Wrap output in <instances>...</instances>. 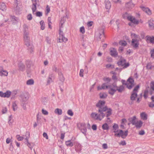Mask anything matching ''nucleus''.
<instances>
[{"label": "nucleus", "instance_id": "1", "mask_svg": "<svg viewBox=\"0 0 154 154\" xmlns=\"http://www.w3.org/2000/svg\"><path fill=\"white\" fill-rule=\"evenodd\" d=\"M105 103L104 101L100 100L96 104L97 107L98 108V112H102L106 114V117L109 116L112 114V110L106 106H104Z\"/></svg>", "mask_w": 154, "mask_h": 154}, {"label": "nucleus", "instance_id": "2", "mask_svg": "<svg viewBox=\"0 0 154 154\" xmlns=\"http://www.w3.org/2000/svg\"><path fill=\"white\" fill-rule=\"evenodd\" d=\"M124 90V87L123 85L118 87L116 83H113L112 88L110 90V94L113 95L117 91H118L119 92L121 93Z\"/></svg>", "mask_w": 154, "mask_h": 154}, {"label": "nucleus", "instance_id": "3", "mask_svg": "<svg viewBox=\"0 0 154 154\" xmlns=\"http://www.w3.org/2000/svg\"><path fill=\"white\" fill-rule=\"evenodd\" d=\"M98 114L95 112H92L91 114V117L96 120L101 121L105 116H106L105 113L102 112H98Z\"/></svg>", "mask_w": 154, "mask_h": 154}, {"label": "nucleus", "instance_id": "4", "mask_svg": "<svg viewBox=\"0 0 154 154\" xmlns=\"http://www.w3.org/2000/svg\"><path fill=\"white\" fill-rule=\"evenodd\" d=\"M95 35L100 39H101L102 36L105 37L104 28L103 27H99L95 32Z\"/></svg>", "mask_w": 154, "mask_h": 154}, {"label": "nucleus", "instance_id": "5", "mask_svg": "<svg viewBox=\"0 0 154 154\" xmlns=\"http://www.w3.org/2000/svg\"><path fill=\"white\" fill-rule=\"evenodd\" d=\"M139 88V86L137 85L134 89L130 97V99L132 101H134L135 100L137 96V93Z\"/></svg>", "mask_w": 154, "mask_h": 154}, {"label": "nucleus", "instance_id": "6", "mask_svg": "<svg viewBox=\"0 0 154 154\" xmlns=\"http://www.w3.org/2000/svg\"><path fill=\"white\" fill-rule=\"evenodd\" d=\"M113 86V83L112 84L108 85L106 84V83H103L101 86H98L97 87L98 90H101L102 89H104L108 88L109 89L108 93L110 94V90L111 88H112Z\"/></svg>", "mask_w": 154, "mask_h": 154}, {"label": "nucleus", "instance_id": "7", "mask_svg": "<svg viewBox=\"0 0 154 154\" xmlns=\"http://www.w3.org/2000/svg\"><path fill=\"white\" fill-rule=\"evenodd\" d=\"M59 42H66L67 41L68 39L67 38L64 37L63 32L60 29H59Z\"/></svg>", "mask_w": 154, "mask_h": 154}, {"label": "nucleus", "instance_id": "8", "mask_svg": "<svg viewBox=\"0 0 154 154\" xmlns=\"http://www.w3.org/2000/svg\"><path fill=\"white\" fill-rule=\"evenodd\" d=\"M131 45L133 48L135 49H137L139 47V40L136 39H132L131 41Z\"/></svg>", "mask_w": 154, "mask_h": 154}, {"label": "nucleus", "instance_id": "9", "mask_svg": "<svg viewBox=\"0 0 154 154\" xmlns=\"http://www.w3.org/2000/svg\"><path fill=\"white\" fill-rule=\"evenodd\" d=\"M20 97L21 98L20 100L24 102L27 101L29 97V94L27 93H23L21 94Z\"/></svg>", "mask_w": 154, "mask_h": 154}, {"label": "nucleus", "instance_id": "10", "mask_svg": "<svg viewBox=\"0 0 154 154\" xmlns=\"http://www.w3.org/2000/svg\"><path fill=\"white\" fill-rule=\"evenodd\" d=\"M110 54L112 57H116L118 55V53L116 49L113 48H111L109 49Z\"/></svg>", "mask_w": 154, "mask_h": 154}, {"label": "nucleus", "instance_id": "11", "mask_svg": "<svg viewBox=\"0 0 154 154\" xmlns=\"http://www.w3.org/2000/svg\"><path fill=\"white\" fill-rule=\"evenodd\" d=\"M11 93V92L9 91H8L5 93L0 91V96L2 97L8 98L10 97Z\"/></svg>", "mask_w": 154, "mask_h": 154}, {"label": "nucleus", "instance_id": "12", "mask_svg": "<svg viewBox=\"0 0 154 154\" xmlns=\"http://www.w3.org/2000/svg\"><path fill=\"white\" fill-rule=\"evenodd\" d=\"M29 34H23L24 40L25 45H29V37L28 36Z\"/></svg>", "mask_w": 154, "mask_h": 154}, {"label": "nucleus", "instance_id": "13", "mask_svg": "<svg viewBox=\"0 0 154 154\" xmlns=\"http://www.w3.org/2000/svg\"><path fill=\"white\" fill-rule=\"evenodd\" d=\"M32 2L33 3L32 5L33 6L32 8V10L33 13L35 12L36 9V5H38V0H32Z\"/></svg>", "mask_w": 154, "mask_h": 154}, {"label": "nucleus", "instance_id": "14", "mask_svg": "<svg viewBox=\"0 0 154 154\" xmlns=\"http://www.w3.org/2000/svg\"><path fill=\"white\" fill-rule=\"evenodd\" d=\"M140 8L142 9L149 15L151 14V12L150 10L147 8H145L144 6H141Z\"/></svg>", "mask_w": 154, "mask_h": 154}, {"label": "nucleus", "instance_id": "15", "mask_svg": "<svg viewBox=\"0 0 154 154\" xmlns=\"http://www.w3.org/2000/svg\"><path fill=\"white\" fill-rule=\"evenodd\" d=\"M75 145V150L77 152H80L82 150L81 145L79 143H76Z\"/></svg>", "mask_w": 154, "mask_h": 154}, {"label": "nucleus", "instance_id": "16", "mask_svg": "<svg viewBox=\"0 0 154 154\" xmlns=\"http://www.w3.org/2000/svg\"><path fill=\"white\" fill-rule=\"evenodd\" d=\"M8 75V72L6 70L3 69L2 67H0V75L1 76H6Z\"/></svg>", "mask_w": 154, "mask_h": 154}, {"label": "nucleus", "instance_id": "17", "mask_svg": "<svg viewBox=\"0 0 154 154\" xmlns=\"http://www.w3.org/2000/svg\"><path fill=\"white\" fill-rule=\"evenodd\" d=\"M23 34H29L28 26L26 24L23 26Z\"/></svg>", "mask_w": 154, "mask_h": 154}, {"label": "nucleus", "instance_id": "18", "mask_svg": "<svg viewBox=\"0 0 154 154\" xmlns=\"http://www.w3.org/2000/svg\"><path fill=\"white\" fill-rule=\"evenodd\" d=\"M103 79L105 83L108 85H110L112 81V79L109 77H104Z\"/></svg>", "mask_w": 154, "mask_h": 154}, {"label": "nucleus", "instance_id": "19", "mask_svg": "<svg viewBox=\"0 0 154 154\" xmlns=\"http://www.w3.org/2000/svg\"><path fill=\"white\" fill-rule=\"evenodd\" d=\"M53 77V75L52 74H49L47 79V85H49L51 83L53 82L52 79V78Z\"/></svg>", "mask_w": 154, "mask_h": 154}, {"label": "nucleus", "instance_id": "20", "mask_svg": "<svg viewBox=\"0 0 154 154\" xmlns=\"http://www.w3.org/2000/svg\"><path fill=\"white\" fill-rule=\"evenodd\" d=\"M136 117L134 116L129 119V120L133 125H134L136 122Z\"/></svg>", "mask_w": 154, "mask_h": 154}, {"label": "nucleus", "instance_id": "21", "mask_svg": "<svg viewBox=\"0 0 154 154\" xmlns=\"http://www.w3.org/2000/svg\"><path fill=\"white\" fill-rule=\"evenodd\" d=\"M126 60L124 59H121L120 60L118 61L117 64L119 66H123L125 63Z\"/></svg>", "mask_w": 154, "mask_h": 154}, {"label": "nucleus", "instance_id": "22", "mask_svg": "<svg viewBox=\"0 0 154 154\" xmlns=\"http://www.w3.org/2000/svg\"><path fill=\"white\" fill-rule=\"evenodd\" d=\"M134 5H135L132 2V0L130 1L126 4V7L129 9H132L134 6Z\"/></svg>", "mask_w": 154, "mask_h": 154}, {"label": "nucleus", "instance_id": "23", "mask_svg": "<svg viewBox=\"0 0 154 154\" xmlns=\"http://www.w3.org/2000/svg\"><path fill=\"white\" fill-rule=\"evenodd\" d=\"M19 70L22 71H23L25 70V66L24 64L21 62H20L18 64Z\"/></svg>", "mask_w": 154, "mask_h": 154}, {"label": "nucleus", "instance_id": "24", "mask_svg": "<svg viewBox=\"0 0 154 154\" xmlns=\"http://www.w3.org/2000/svg\"><path fill=\"white\" fill-rule=\"evenodd\" d=\"M7 7L4 2H0V9L3 11H5Z\"/></svg>", "mask_w": 154, "mask_h": 154}, {"label": "nucleus", "instance_id": "25", "mask_svg": "<svg viewBox=\"0 0 154 154\" xmlns=\"http://www.w3.org/2000/svg\"><path fill=\"white\" fill-rule=\"evenodd\" d=\"M59 79L60 81L62 82H63L65 80V78L62 73L60 72H59L58 73Z\"/></svg>", "mask_w": 154, "mask_h": 154}, {"label": "nucleus", "instance_id": "26", "mask_svg": "<svg viewBox=\"0 0 154 154\" xmlns=\"http://www.w3.org/2000/svg\"><path fill=\"white\" fill-rule=\"evenodd\" d=\"M129 20L131 21L132 23L135 24H137L138 23V21L134 17H133L132 16L129 18Z\"/></svg>", "mask_w": 154, "mask_h": 154}, {"label": "nucleus", "instance_id": "27", "mask_svg": "<svg viewBox=\"0 0 154 154\" xmlns=\"http://www.w3.org/2000/svg\"><path fill=\"white\" fill-rule=\"evenodd\" d=\"M105 3L106 8V9H109L111 6L110 2L108 0H105Z\"/></svg>", "mask_w": 154, "mask_h": 154}, {"label": "nucleus", "instance_id": "28", "mask_svg": "<svg viewBox=\"0 0 154 154\" xmlns=\"http://www.w3.org/2000/svg\"><path fill=\"white\" fill-rule=\"evenodd\" d=\"M14 10L16 14H20L21 10L19 6H16Z\"/></svg>", "mask_w": 154, "mask_h": 154}, {"label": "nucleus", "instance_id": "29", "mask_svg": "<svg viewBox=\"0 0 154 154\" xmlns=\"http://www.w3.org/2000/svg\"><path fill=\"white\" fill-rule=\"evenodd\" d=\"M142 122L141 120H140L136 122L134 125H135V126L137 128H140L142 126Z\"/></svg>", "mask_w": 154, "mask_h": 154}, {"label": "nucleus", "instance_id": "30", "mask_svg": "<svg viewBox=\"0 0 154 154\" xmlns=\"http://www.w3.org/2000/svg\"><path fill=\"white\" fill-rule=\"evenodd\" d=\"M146 38L148 41H149L151 43L154 44V37H151L149 36H146Z\"/></svg>", "mask_w": 154, "mask_h": 154}, {"label": "nucleus", "instance_id": "31", "mask_svg": "<svg viewBox=\"0 0 154 154\" xmlns=\"http://www.w3.org/2000/svg\"><path fill=\"white\" fill-rule=\"evenodd\" d=\"M122 16L123 18L127 19L129 20V18L132 16L130 15L129 14H128V12H126L123 14Z\"/></svg>", "mask_w": 154, "mask_h": 154}, {"label": "nucleus", "instance_id": "32", "mask_svg": "<svg viewBox=\"0 0 154 154\" xmlns=\"http://www.w3.org/2000/svg\"><path fill=\"white\" fill-rule=\"evenodd\" d=\"M32 62L30 61L27 60H26V64L27 68V71L28 70V69H29L31 67Z\"/></svg>", "mask_w": 154, "mask_h": 154}, {"label": "nucleus", "instance_id": "33", "mask_svg": "<svg viewBox=\"0 0 154 154\" xmlns=\"http://www.w3.org/2000/svg\"><path fill=\"white\" fill-rule=\"evenodd\" d=\"M128 131L127 130L125 132L123 131V132L121 134L120 136L123 138L125 139L128 136Z\"/></svg>", "mask_w": 154, "mask_h": 154}, {"label": "nucleus", "instance_id": "34", "mask_svg": "<svg viewBox=\"0 0 154 154\" xmlns=\"http://www.w3.org/2000/svg\"><path fill=\"white\" fill-rule=\"evenodd\" d=\"M28 47V50L30 53H32L33 51V47L32 45L29 44V45H26Z\"/></svg>", "mask_w": 154, "mask_h": 154}, {"label": "nucleus", "instance_id": "35", "mask_svg": "<svg viewBox=\"0 0 154 154\" xmlns=\"http://www.w3.org/2000/svg\"><path fill=\"white\" fill-rule=\"evenodd\" d=\"M65 144L68 146L72 147L73 146V143L71 142V141L70 140L66 141Z\"/></svg>", "mask_w": 154, "mask_h": 154}, {"label": "nucleus", "instance_id": "36", "mask_svg": "<svg viewBox=\"0 0 154 154\" xmlns=\"http://www.w3.org/2000/svg\"><path fill=\"white\" fill-rule=\"evenodd\" d=\"M54 112L55 113L58 115H61L62 113V110L61 109L57 108L55 110Z\"/></svg>", "mask_w": 154, "mask_h": 154}, {"label": "nucleus", "instance_id": "37", "mask_svg": "<svg viewBox=\"0 0 154 154\" xmlns=\"http://www.w3.org/2000/svg\"><path fill=\"white\" fill-rule=\"evenodd\" d=\"M113 129L114 130L113 132L114 133H116L119 132V130H117L119 128V127L117 124H114V125L112 126Z\"/></svg>", "mask_w": 154, "mask_h": 154}, {"label": "nucleus", "instance_id": "38", "mask_svg": "<svg viewBox=\"0 0 154 154\" xmlns=\"http://www.w3.org/2000/svg\"><path fill=\"white\" fill-rule=\"evenodd\" d=\"M102 128L103 130H108L109 127L108 126V125L107 124V123H105L102 126Z\"/></svg>", "mask_w": 154, "mask_h": 154}, {"label": "nucleus", "instance_id": "39", "mask_svg": "<svg viewBox=\"0 0 154 154\" xmlns=\"http://www.w3.org/2000/svg\"><path fill=\"white\" fill-rule=\"evenodd\" d=\"M127 86V88L129 89H131L134 86V84H131L130 83H127L125 84Z\"/></svg>", "mask_w": 154, "mask_h": 154}, {"label": "nucleus", "instance_id": "40", "mask_svg": "<svg viewBox=\"0 0 154 154\" xmlns=\"http://www.w3.org/2000/svg\"><path fill=\"white\" fill-rule=\"evenodd\" d=\"M148 23L149 27L151 29H154V24L152 21L151 20L149 21L148 22Z\"/></svg>", "mask_w": 154, "mask_h": 154}, {"label": "nucleus", "instance_id": "41", "mask_svg": "<svg viewBox=\"0 0 154 154\" xmlns=\"http://www.w3.org/2000/svg\"><path fill=\"white\" fill-rule=\"evenodd\" d=\"M34 82L33 79H30L27 81L26 84L28 85H31L34 84Z\"/></svg>", "mask_w": 154, "mask_h": 154}, {"label": "nucleus", "instance_id": "42", "mask_svg": "<svg viewBox=\"0 0 154 154\" xmlns=\"http://www.w3.org/2000/svg\"><path fill=\"white\" fill-rule=\"evenodd\" d=\"M119 44L122 46H125L127 45V43L125 41L121 40L119 42Z\"/></svg>", "mask_w": 154, "mask_h": 154}, {"label": "nucleus", "instance_id": "43", "mask_svg": "<svg viewBox=\"0 0 154 154\" xmlns=\"http://www.w3.org/2000/svg\"><path fill=\"white\" fill-rule=\"evenodd\" d=\"M40 24L41 26V29L43 30L45 28V24L43 20H41L40 22Z\"/></svg>", "mask_w": 154, "mask_h": 154}, {"label": "nucleus", "instance_id": "44", "mask_svg": "<svg viewBox=\"0 0 154 154\" xmlns=\"http://www.w3.org/2000/svg\"><path fill=\"white\" fill-rule=\"evenodd\" d=\"M141 117L144 119H147V116L145 112H142L140 114Z\"/></svg>", "mask_w": 154, "mask_h": 154}, {"label": "nucleus", "instance_id": "45", "mask_svg": "<svg viewBox=\"0 0 154 154\" xmlns=\"http://www.w3.org/2000/svg\"><path fill=\"white\" fill-rule=\"evenodd\" d=\"M81 132L85 135H86L87 132V129L86 127H84L83 128H81L80 129Z\"/></svg>", "mask_w": 154, "mask_h": 154}, {"label": "nucleus", "instance_id": "46", "mask_svg": "<svg viewBox=\"0 0 154 154\" xmlns=\"http://www.w3.org/2000/svg\"><path fill=\"white\" fill-rule=\"evenodd\" d=\"M52 69L53 71H55V72H57L58 73L59 72H60L59 69H57V67L55 65H54L52 66Z\"/></svg>", "mask_w": 154, "mask_h": 154}, {"label": "nucleus", "instance_id": "47", "mask_svg": "<svg viewBox=\"0 0 154 154\" xmlns=\"http://www.w3.org/2000/svg\"><path fill=\"white\" fill-rule=\"evenodd\" d=\"M107 95L105 94H100V98L102 99H104L106 97Z\"/></svg>", "mask_w": 154, "mask_h": 154}, {"label": "nucleus", "instance_id": "48", "mask_svg": "<svg viewBox=\"0 0 154 154\" xmlns=\"http://www.w3.org/2000/svg\"><path fill=\"white\" fill-rule=\"evenodd\" d=\"M112 79L114 80V82L113 83H115V82H116L117 80V78L115 74H114L112 77Z\"/></svg>", "mask_w": 154, "mask_h": 154}, {"label": "nucleus", "instance_id": "49", "mask_svg": "<svg viewBox=\"0 0 154 154\" xmlns=\"http://www.w3.org/2000/svg\"><path fill=\"white\" fill-rule=\"evenodd\" d=\"M128 82H129V83H130L131 84H134V81L133 79L131 78V77H130L128 79Z\"/></svg>", "mask_w": 154, "mask_h": 154}, {"label": "nucleus", "instance_id": "50", "mask_svg": "<svg viewBox=\"0 0 154 154\" xmlns=\"http://www.w3.org/2000/svg\"><path fill=\"white\" fill-rule=\"evenodd\" d=\"M119 133L117 134H115V136L117 137H120V136L121 134L123 132V130H119Z\"/></svg>", "mask_w": 154, "mask_h": 154}, {"label": "nucleus", "instance_id": "51", "mask_svg": "<svg viewBox=\"0 0 154 154\" xmlns=\"http://www.w3.org/2000/svg\"><path fill=\"white\" fill-rule=\"evenodd\" d=\"M12 107L14 111H15L17 109V106L15 103H13Z\"/></svg>", "mask_w": 154, "mask_h": 154}, {"label": "nucleus", "instance_id": "52", "mask_svg": "<svg viewBox=\"0 0 154 154\" xmlns=\"http://www.w3.org/2000/svg\"><path fill=\"white\" fill-rule=\"evenodd\" d=\"M67 113L69 115L71 116H72L73 115V112L72 110L71 109H69V110H68L67 111Z\"/></svg>", "mask_w": 154, "mask_h": 154}, {"label": "nucleus", "instance_id": "53", "mask_svg": "<svg viewBox=\"0 0 154 154\" xmlns=\"http://www.w3.org/2000/svg\"><path fill=\"white\" fill-rule=\"evenodd\" d=\"M80 31L81 32L82 34H84L85 33V29L84 27L83 26H82L80 27Z\"/></svg>", "mask_w": 154, "mask_h": 154}, {"label": "nucleus", "instance_id": "54", "mask_svg": "<svg viewBox=\"0 0 154 154\" xmlns=\"http://www.w3.org/2000/svg\"><path fill=\"white\" fill-rule=\"evenodd\" d=\"M36 14L37 16L38 17H40L42 15V13L40 11L37 12Z\"/></svg>", "mask_w": 154, "mask_h": 154}, {"label": "nucleus", "instance_id": "55", "mask_svg": "<svg viewBox=\"0 0 154 154\" xmlns=\"http://www.w3.org/2000/svg\"><path fill=\"white\" fill-rule=\"evenodd\" d=\"M42 112L43 114L45 115H47L48 114V112L47 110L43 109H42Z\"/></svg>", "mask_w": 154, "mask_h": 154}, {"label": "nucleus", "instance_id": "56", "mask_svg": "<svg viewBox=\"0 0 154 154\" xmlns=\"http://www.w3.org/2000/svg\"><path fill=\"white\" fill-rule=\"evenodd\" d=\"M148 106L149 107L152 108L154 107V103L152 102H149Z\"/></svg>", "mask_w": 154, "mask_h": 154}, {"label": "nucleus", "instance_id": "57", "mask_svg": "<svg viewBox=\"0 0 154 154\" xmlns=\"http://www.w3.org/2000/svg\"><path fill=\"white\" fill-rule=\"evenodd\" d=\"M83 72L84 70L82 69H81L79 72V75L80 76L82 77L83 76Z\"/></svg>", "mask_w": 154, "mask_h": 154}, {"label": "nucleus", "instance_id": "58", "mask_svg": "<svg viewBox=\"0 0 154 154\" xmlns=\"http://www.w3.org/2000/svg\"><path fill=\"white\" fill-rule=\"evenodd\" d=\"M15 5L16 6H20V0H15Z\"/></svg>", "mask_w": 154, "mask_h": 154}, {"label": "nucleus", "instance_id": "59", "mask_svg": "<svg viewBox=\"0 0 154 154\" xmlns=\"http://www.w3.org/2000/svg\"><path fill=\"white\" fill-rule=\"evenodd\" d=\"M93 23V21H89L87 23V25L88 27H91Z\"/></svg>", "mask_w": 154, "mask_h": 154}, {"label": "nucleus", "instance_id": "60", "mask_svg": "<svg viewBox=\"0 0 154 154\" xmlns=\"http://www.w3.org/2000/svg\"><path fill=\"white\" fill-rule=\"evenodd\" d=\"M16 137L19 141H21L23 140V137H20L19 135H17L16 136Z\"/></svg>", "mask_w": 154, "mask_h": 154}, {"label": "nucleus", "instance_id": "61", "mask_svg": "<svg viewBox=\"0 0 154 154\" xmlns=\"http://www.w3.org/2000/svg\"><path fill=\"white\" fill-rule=\"evenodd\" d=\"M150 89L154 90V82H152L151 83Z\"/></svg>", "mask_w": 154, "mask_h": 154}, {"label": "nucleus", "instance_id": "62", "mask_svg": "<svg viewBox=\"0 0 154 154\" xmlns=\"http://www.w3.org/2000/svg\"><path fill=\"white\" fill-rule=\"evenodd\" d=\"M27 19L29 20H31L32 19V17L31 14H29L27 15Z\"/></svg>", "mask_w": 154, "mask_h": 154}, {"label": "nucleus", "instance_id": "63", "mask_svg": "<svg viewBox=\"0 0 154 154\" xmlns=\"http://www.w3.org/2000/svg\"><path fill=\"white\" fill-rule=\"evenodd\" d=\"M102 147L104 149H107L108 148L107 144L105 143L103 144L102 145Z\"/></svg>", "mask_w": 154, "mask_h": 154}, {"label": "nucleus", "instance_id": "64", "mask_svg": "<svg viewBox=\"0 0 154 154\" xmlns=\"http://www.w3.org/2000/svg\"><path fill=\"white\" fill-rule=\"evenodd\" d=\"M151 57L154 58V49L151 50L150 51Z\"/></svg>", "mask_w": 154, "mask_h": 154}]
</instances>
